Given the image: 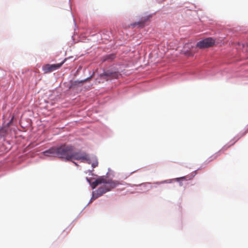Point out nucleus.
Listing matches in <instances>:
<instances>
[{"label":"nucleus","mask_w":248,"mask_h":248,"mask_svg":"<svg viewBox=\"0 0 248 248\" xmlns=\"http://www.w3.org/2000/svg\"><path fill=\"white\" fill-rule=\"evenodd\" d=\"M73 147L71 145L62 144L59 147H53L43 152L45 155L48 156H57L70 160Z\"/></svg>","instance_id":"f257e3e1"},{"label":"nucleus","mask_w":248,"mask_h":248,"mask_svg":"<svg viewBox=\"0 0 248 248\" xmlns=\"http://www.w3.org/2000/svg\"><path fill=\"white\" fill-rule=\"evenodd\" d=\"M102 183L104 184V185L103 186L99 188L97 190L98 193L100 195L106 193L120 184V183L117 181L110 180L107 181L106 180L103 178H99L92 183V188H95L98 185Z\"/></svg>","instance_id":"f03ea898"},{"label":"nucleus","mask_w":248,"mask_h":248,"mask_svg":"<svg viewBox=\"0 0 248 248\" xmlns=\"http://www.w3.org/2000/svg\"><path fill=\"white\" fill-rule=\"evenodd\" d=\"M88 155L84 152L78 151L75 152L74 149H72V153L70 158V160L72 159L81 160V162H86Z\"/></svg>","instance_id":"7ed1b4c3"},{"label":"nucleus","mask_w":248,"mask_h":248,"mask_svg":"<svg viewBox=\"0 0 248 248\" xmlns=\"http://www.w3.org/2000/svg\"><path fill=\"white\" fill-rule=\"evenodd\" d=\"M66 59H64L62 62L57 64H47L43 66V70L45 73L51 72L62 66L64 63Z\"/></svg>","instance_id":"20e7f679"},{"label":"nucleus","mask_w":248,"mask_h":248,"mask_svg":"<svg viewBox=\"0 0 248 248\" xmlns=\"http://www.w3.org/2000/svg\"><path fill=\"white\" fill-rule=\"evenodd\" d=\"M215 43V40L209 37L199 41L197 46L200 48H205L212 46Z\"/></svg>","instance_id":"39448f33"},{"label":"nucleus","mask_w":248,"mask_h":248,"mask_svg":"<svg viewBox=\"0 0 248 248\" xmlns=\"http://www.w3.org/2000/svg\"><path fill=\"white\" fill-rule=\"evenodd\" d=\"M236 141H234L232 144L229 146L225 145L224 146L218 153H216L214 154L213 155L211 156L209 158V160L208 162L212 161L215 159H216L220 155V154L223 153L225 151L227 150L229 148H230L232 145L234 144Z\"/></svg>","instance_id":"423d86ee"},{"label":"nucleus","mask_w":248,"mask_h":248,"mask_svg":"<svg viewBox=\"0 0 248 248\" xmlns=\"http://www.w3.org/2000/svg\"><path fill=\"white\" fill-rule=\"evenodd\" d=\"M151 16H148L144 17H142L140 21L135 22L132 24L131 25L135 27L136 26L138 25L140 27H143L144 26V24L146 22H147L151 17Z\"/></svg>","instance_id":"0eeeda50"},{"label":"nucleus","mask_w":248,"mask_h":248,"mask_svg":"<svg viewBox=\"0 0 248 248\" xmlns=\"http://www.w3.org/2000/svg\"><path fill=\"white\" fill-rule=\"evenodd\" d=\"M86 162L89 164H91L93 168L97 167L98 164L97 159L95 157H91L89 155H88Z\"/></svg>","instance_id":"6e6552de"},{"label":"nucleus","mask_w":248,"mask_h":248,"mask_svg":"<svg viewBox=\"0 0 248 248\" xmlns=\"http://www.w3.org/2000/svg\"><path fill=\"white\" fill-rule=\"evenodd\" d=\"M104 76L110 78H118L121 74L118 72H107L104 74Z\"/></svg>","instance_id":"1a4fd4ad"},{"label":"nucleus","mask_w":248,"mask_h":248,"mask_svg":"<svg viewBox=\"0 0 248 248\" xmlns=\"http://www.w3.org/2000/svg\"><path fill=\"white\" fill-rule=\"evenodd\" d=\"M115 56L114 54H109L106 56V60H112L115 58Z\"/></svg>","instance_id":"9d476101"},{"label":"nucleus","mask_w":248,"mask_h":248,"mask_svg":"<svg viewBox=\"0 0 248 248\" xmlns=\"http://www.w3.org/2000/svg\"><path fill=\"white\" fill-rule=\"evenodd\" d=\"M92 78V76H91L90 77L87 78H86V79H85V80L81 81V83H83V82H85V81H87V80H88Z\"/></svg>","instance_id":"9b49d317"},{"label":"nucleus","mask_w":248,"mask_h":248,"mask_svg":"<svg viewBox=\"0 0 248 248\" xmlns=\"http://www.w3.org/2000/svg\"><path fill=\"white\" fill-rule=\"evenodd\" d=\"M184 179H186V177H180V178H177V181H179V180H184Z\"/></svg>","instance_id":"f8f14e48"},{"label":"nucleus","mask_w":248,"mask_h":248,"mask_svg":"<svg viewBox=\"0 0 248 248\" xmlns=\"http://www.w3.org/2000/svg\"><path fill=\"white\" fill-rule=\"evenodd\" d=\"M164 183H168V181L167 180L164 181H162V182H157V184H162Z\"/></svg>","instance_id":"ddd939ff"}]
</instances>
